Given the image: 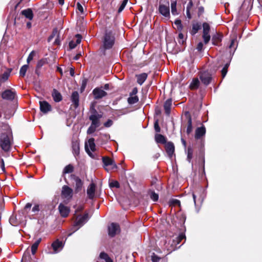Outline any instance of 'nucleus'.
Returning a JSON list of instances; mask_svg holds the SVG:
<instances>
[{
    "label": "nucleus",
    "mask_w": 262,
    "mask_h": 262,
    "mask_svg": "<svg viewBox=\"0 0 262 262\" xmlns=\"http://www.w3.org/2000/svg\"><path fill=\"white\" fill-rule=\"evenodd\" d=\"M13 144L11 128L7 123L0 122V146L5 152L9 151Z\"/></svg>",
    "instance_id": "nucleus-1"
},
{
    "label": "nucleus",
    "mask_w": 262,
    "mask_h": 262,
    "mask_svg": "<svg viewBox=\"0 0 262 262\" xmlns=\"http://www.w3.org/2000/svg\"><path fill=\"white\" fill-rule=\"evenodd\" d=\"M115 37L112 31H106L102 41V48L104 51L111 49L115 43Z\"/></svg>",
    "instance_id": "nucleus-2"
},
{
    "label": "nucleus",
    "mask_w": 262,
    "mask_h": 262,
    "mask_svg": "<svg viewBox=\"0 0 262 262\" xmlns=\"http://www.w3.org/2000/svg\"><path fill=\"white\" fill-rule=\"evenodd\" d=\"M89 219V217L88 213H85L82 216H78L73 227V233L82 227L88 221Z\"/></svg>",
    "instance_id": "nucleus-3"
},
{
    "label": "nucleus",
    "mask_w": 262,
    "mask_h": 262,
    "mask_svg": "<svg viewBox=\"0 0 262 262\" xmlns=\"http://www.w3.org/2000/svg\"><path fill=\"white\" fill-rule=\"evenodd\" d=\"M92 113L89 117V119L92 121L91 124L99 127L100 125V119L102 118V115L99 114L95 110H94Z\"/></svg>",
    "instance_id": "nucleus-4"
},
{
    "label": "nucleus",
    "mask_w": 262,
    "mask_h": 262,
    "mask_svg": "<svg viewBox=\"0 0 262 262\" xmlns=\"http://www.w3.org/2000/svg\"><path fill=\"white\" fill-rule=\"evenodd\" d=\"M202 82L205 85L209 84L212 80V74L208 71L202 72L199 74Z\"/></svg>",
    "instance_id": "nucleus-5"
},
{
    "label": "nucleus",
    "mask_w": 262,
    "mask_h": 262,
    "mask_svg": "<svg viewBox=\"0 0 262 262\" xmlns=\"http://www.w3.org/2000/svg\"><path fill=\"white\" fill-rule=\"evenodd\" d=\"M16 96V93L14 90H6L1 93L3 99L8 101L13 100Z\"/></svg>",
    "instance_id": "nucleus-6"
},
{
    "label": "nucleus",
    "mask_w": 262,
    "mask_h": 262,
    "mask_svg": "<svg viewBox=\"0 0 262 262\" xmlns=\"http://www.w3.org/2000/svg\"><path fill=\"white\" fill-rule=\"evenodd\" d=\"M95 144V140L94 138H90L88 140V143L85 144V149L88 154L91 157H93L92 153L91 152L94 151L96 149Z\"/></svg>",
    "instance_id": "nucleus-7"
},
{
    "label": "nucleus",
    "mask_w": 262,
    "mask_h": 262,
    "mask_svg": "<svg viewBox=\"0 0 262 262\" xmlns=\"http://www.w3.org/2000/svg\"><path fill=\"white\" fill-rule=\"evenodd\" d=\"M119 226L117 223H112L108 227V235L111 237H114L117 233L119 232Z\"/></svg>",
    "instance_id": "nucleus-8"
},
{
    "label": "nucleus",
    "mask_w": 262,
    "mask_h": 262,
    "mask_svg": "<svg viewBox=\"0 0 262 262\" xmlns=\"http://www.w3.org/2000/svg\"><path fill=\"white\" fill-rule=\"evenodd\" d=\"M61 195L65 199H70L73 196V190L69 186L64 185L62 188Z\"/></svg>",
    "instance_id": "nucleus-9"
},
{
    "label": "nucleus",
    "mask_w": 262,
    "mask_h": 262,
    "mask_svg": "<svg viewBox=\"0 0 262 262\" xmlns=\"http://www.w3.org/2000/svg\"><path fill=\"white\" fill-rule=\"evenodd\" d=\"M159 13L165 17H169L170 12L169 4L167 5H164L163 4H160L159 6Z\"/></svg>",
    "instance_id": "nucleus-10"
},
{
    "label": "nucleus",
    "mask_w": 262,
    "mask_h": 262,
    "mask_svg": "<svg viewBox=\"0 0 262 262\" xmlns=\"http://www.w3.org/2000/svg\"><path fill=\"white\" fill-rule=\"evenodd\" d=\"M40 110L41 112L46 114L52 110L51 105L46 101H39Z\"/></svg>",
    "instance_id": "nucleus-11"
},
{
    "label": "nucleus",
    "mask_w": 262,
    "mask_h": 262,
    "mask_svg": "<svg viewBox=\"0 0 262 262\" xmlns=\"http://www.w3.org/2000/svg\"><path fill=\"white\" fill-rule=\"evenodd\" d=\"M52 247L54 250V253H57L63 248V244L61 241L56 239L52 244Z\"/></svg>",
    "instance_id": "nucleus-12"
},
{
    "label": "nucleus",
    "mask_w": 262,
    "mask_h": 262,
    "mask_svg": "<svg viewBox=\"0 0 262 262\" xmlns=\"http://www.w3.org/2000/svg\"><path fill=\"white\" fill-rule=\"evenodd\" d=\"M93 93L95 98L96 99L102 98L107 94L104 91L99 88L95 89L93 91Z\"/></svg>",
    "instance_id": "nucleus-13"
},
{
    "label": "nucleus",
    "mask_w": 262,
    "mask_h": 262,
    "mask_svg": "<svg viewBox=\"0 0 262 262\" xmlns=\"http://www.w3.org/2000/svg\"><path fill=\"white\" fill-rule=\"evenodd\" d=\"M74 180L75 182V190L76 192H78L82 190L83 187V182L78 177L74 176Z\"/></svg>",
    "instance_id": "nucleus-14"
},
{
    "label": "nucleus",
    "mask_w": 262,
    "mask_h": 262,
    "mask_svg": "<svg viewBox=\"0 0 262 262\" xmlns=\"http://www.w3.org/2000/svg\"><path fill=\"white\" fill-rule=\"evenodd\" d=\"M102 161L105 166H110L112 169H116L117 167L114 160L110 158L103 157Z\"/></svg>",
    "instance_id": "nucleus-15"
},
{
    "label": "nucleus",
    "mask_w": 262,
    "mask_h": 262,
    "mask_svg": "<svg viewBox=\"0 0 262 262\" xmlns=\"http://www.w3.org/2000/svg\"><path fill=\"white\" fill-rule=\"evenodd\" d=\"M95 189V184L94 183H91L89 186L86 191V193L89 199H93L94 198Z\"/></svg>",
    "instance_id": "nucleus-16"
},
{
    "label": "nucleus",
    "mask_w": 262,
    "mask_h": 262,
    "mask_svg": "<svg viewBox=\"0 0 262 262\" xmlns=\"http://www.w3.org/2000/svg\"><path fill=\"white\" fill-rule=\"evenodd\" d=\"M58 209L61 215L63 217L68 216L69 214L70 209L69 207L64 206L62 204H59L58 206Z\"/></svg>",
    "instance_id": "nucleus-17"
},
{
    "label": "nucleus",
    "mask_w": 262,
    "mask_h": 262,
    "mask_svg": "<svg viewBox=\"0 0 262 262\" xmlns=\"http://www.w3.org/2000/svg\"><path fill=\"white\" fill-rule=\"evenodd\" d=\"M165 150L169 157H171L174 151V144L171 142H168L165 144Z\"/></svg>",
    "instance_id": "nucleus-18"
},
{
    "label": "nucleus",
    "mask_w": 262,
    "mask_h": 262,
    "mask_svg": "<svg viewBox=\"0 0 262 262\" xmlns=\"http://www.w3.org/2000/svg\"><path fill=\"white\" fill-rule=\"evenodd\" d=\"M206 133V128L204 126L198 127L195 130V138L196 139H200L204 136Z\"/></svg>",
    "instance_id": "nucleus-19"
},
{
    "label": "nucleus",
    "mask_w": 262,
    "mask_h": 262,
    "mask_svg": "<svg viewBox=\"0 0 262 262\" xmlns=\"http://www.w3.org/2000/svg\"><path fill=\"white\" fill-rule=\"evenodd\" d=\"M79 94L77 91L72 93L71 96V100L75 108L79 106Z\"/></svg>",
    "instance_id": "nucleus-20"
},
{
    "label": "nucleus",
    "mask_w": 262,
    "mask_h": 262,
    "mask_svg": "<svg viewBox=\"0 0 262 262\" xmlns=\"http://www.w3.org/2000/svg\"><path fill=\"white\" fill-rule=\"evenodd\" d=\"M4 114V117L6 119H10L12 116H13L14 113V110L13 108H4L2 110Z\"/></svg>",
    "instance_id": "nucleus-21"
},
{
    "label": "nucleus",
    "mask_w": 262,
    "mask_h": 262,
    "mask_svg": "<svg viewBox=\"0 0 262 262\" xmlns=\"http://www.w3.org/2000/svg\"><path fill=\"white\" fill-rule=\"evenodd\" d=\"M52 96L54 101L56 102H60L62 99L61 94L56 89H53L52 93Z\"/></svg>",
    "instance_id": "nucleus-22"
},
{
    "label": "nucleus",
    "mask_w": 262,
    "mask_h": 262,
    "mask_svg": "<svg viewBox=\"0 0 262 262\" xmlns=\"http://www.w3.org/2000/svg\"><path fill=\"white\" fill-rule=\"evenodd\" d=\"M222 35L219 34L215 33L212 36V43L215 46H218L219 43L222 41Z\"/></svg>",
    "instance_id": "nucleus-23"
},
{
    "label": "nucleus",
    "mask_w": 262,
    "mask_h": 262,
    "mask_svg": "<svg viewBox=\"0 0 262 262\" xmlns=\"http://www.w3.org/2000/svg\"><path fill=\"white\" fill-rule=\"evenodd\" d=\"M171 105L172 100L171 99H167L164 104L165 112L167 115L170 114Z\"/></svg>",
    "instance_id": "nucleus-24"
},
{
    "label": "nucleus",
    "mask_w": 262,
    "mask_h": 262,
    "mask_svg": "<svg viewBox=\"0 0 262 262\" xmlns=\"http://www.w3.org/2000/svg\"><path fill=\"white\" fill-rule=\"evenodd\" d=\"M155 141L157 143H161V144H165L167 143L166 142V138L163 135L161 134H156L155 135Z\"/></svg>",
    "instance_id": "nucleus-25"
},
{
    "label": "nucleus",
    "mask_w": 262,
    "mask_h": 262,
    "mask_svg": "<svg viewBox=\"0 0 262 262\" xmlns=\"http://www.w3.org/2000/svg\"><path fill=\"white\" fill-rule=\"evenodd\" d=\"M21 14L30 20L33 19V14L31 9H27L22 11Z\"/></svg>",
    "instance_id": "nucleus-26"
},
{
    "label": "nucleus",
    "mask_w": 262,
    "mask_h": 262,
    "mask_svg": "<svg viewBox=\"0 0 262 262\" xmlns=\"http://www.w3.org/2000/svg\"><path fill=\"white\" fill-rule=\"evenodd\" d=\"M137 77L138 83L140 85H142L147 79V75L144 73L137 75Z\"/></svg>",
    "instance_id": "nucleus-27"
},
{
    "label": "nucleus",
    "mask_w": 262,
    "mask_h": 262,
    "mask_svg": "<svg viewBox=\"0 0 262 262\" xmlns=\"http://www.w3.org/2000/svg\"><path fill=\"white\" fill-rule=\"evenodd\" d=\"M200 83V81L198 78H194L190 83L189 88L191 90H196L199 88Z\"/></svg>",
    "instance_id": "nucleus-28"
},
{
    "label": "nucleus",
    "mask_w": 262,
    "mask_h": 262,
    "mask_svg": "<svg viewBox=\"0 0 262 262\" xmlns=\"http://www.w3.org/2000/svg\"><path fill=\"white\" fill-rule=\"evenodd\" d=\"M72 149L73 154L76 156L79 154V145L77 141L72 142Z\"/></svg>",
    "instance_id": "nucleus-29"
},
{
    "label": "nucleus",
    "mask_w": 262,
    "mask_h": 262,
    "mask_svg": "<svg viewBox=\"0 0 262 262\" xmlns=\"http://www.w3.org/2000/svg\"><path fill=\"white\" fill-rule=\"evenodd\" d=\"M41 238H38L31 246V252L33 255L35 254L39 244L41 242Z\"/></svg>",
    "instance_id": "nucleus-30"
},
{
    "label": "nucleus",
    "mask_w": 262,
    "mask_h": 262,
    "mask_svg": "<svg viewBox=\"0 0 262 262\" xmlns=\"http://www.w3.org/2000/svg\"><path fill=\"white\" fill-rule=\"evenodd\" d=\"M9 76V73L7 72H4L3 74L0 75V86L8 80Z\"/></svg>",
    "instance_id": "nucleus-31"
},
{
    "label": "nucleus",
    "mask_w": 262,
    "mask_h": 262,
    "mask_svg": "<svg viewBox=\"0 0 262 262\" xmlns=\"http://www.w3.org/2000/svg\"><path fill=\"white\" fill-rule=\"evenodd\" d=\"M171 10L172 15H176L178 14L177 10V2L176 0H171Z\"/></svg>",
    "instance_id": "nucleus-32"
},
{
    "label": "nucleus",
    "mask_w": 262,
    "mask_h": 262,
    "mask_svg": "<svg viewBox=\"0 0 262 262\" xmlns=\"http://www.w3.org/2000/svg\"><path fill=\"white\" fill-rule=\"evenodd\" d=\"M201 25L199 23L193 24L192 25V29L191 30V35H193L195 34L198 31L201 29Z\"/></svg>",
    "instance_id": "nucleus-33"
},
{
    "label": "nucleus",
    "mask_w": 262,
    "mask_h": 262,
    "mask_svg": "<svg viewBox=\"0 0 262 262\" xmlns=\"http://www.w3.org/2000/svg\"><path fill=\"white\" fill-rule=\"evenodd\" d=\"M47 63V60L46 58H42L39 60L36 65V73L37 72V70L40 69L43 65Z\"/></svg>",
    "instance_id": "nucleus-34"
},
{
    "label": "nucleus",
    "mask_w": 262,
    "mask_h": 262,
    "mask_svg": "<svg viewBox=\"0 0 262 262\" xmlns=\"http://www.w3.org/2000/svg\"><path fill=\"white\" fill-rule=\"evenodd\" d=\"M139 101V98L137 96H130L127 99L128 103L129 104H134Z\"/></svg>",
    "instance_id": "nucleus-35"
},
{
    "label": "nucleus",
    "mask_w": 262,
    "mask_h": 262,
    "mask_svg": "<svg viewBox=\"0 0 262 262\" xmlns=\"http://www.w3.org/2000/svg\"><path fill=\"white\" fill-rule=\"evenodd\" d=\"M74 167L71 164H69L67 165L63 170V173H71L73 171Z\"/></svg>",
    "instance_id": "nucleus-36"
},
{
    "label": "nucleus",
    "mask_w": 262,
    "mask_h": 262,
    "mask_svg": "<svg viewBox=\"0 0 262 262\" xmlns=\"http://www.w3.org/2000/svg\"><path fill=\"white\" fill-rule=\"evenodd\" d=\"M193 149L190 146L188 147L187 149V160L190 163L191 159L192 158V155H193Z\"/></svg>",
    "instance_id": "nucleus-37"
},
{
    "label": "nucleus",
    "mask_w": 262,
    "mask_h": 262,
    "mask_svg": "<svg viewBox=\"0 0 262 262\" xmlns=\"http://www.w3.org/2000/svg\"><path fill=\"white\" fill-rule=\"evenodd\" d=\"M229 65H230V61H228L225 64L224 67H223V69L222 70L221 72H222V75L223 78H224L225 77V76L226 75L227 73L228 72V68L229 67Z\"/></svg>",
    "instance_id": "nucleus-38"
},
{
    "label": "nucleus",
    "mask_w": 262,
    "mask_h": 262,
    "mask_svg": "<svg viewBox=\"0 0 262 262\" xmlns=\"http://www.w3.org/2000/svg\"><path fill=\"white\" fill-rule=\"evenodd\" d=\"M9 222L12 225L14 226H17L19 222L17 220L16 216H11L9 219Z\"/></svg>",
    "instance_id": "nucleus-39"
},
{
    "label": "nucleus",
    "mask_w": 262,
    "mask_h": 262,
    "mask_svg": "<svg viewBox=\"0 0 262 262\" xmlns=\"http://www.w3.org/2000/svg\"><path fill=\"white\" fill-rule=\"evenodd\" d=\"M28 68V66L27 64L24 65L21 67L19 71V74L20 76L24 77L25 76Z\"/></svg>",
    "instance_id": "nucleus-40"
},
{
    "label": "nucleus",
    "mask_w": 262,
    "mask_h": 262,
    "mask_svg": "<svg viewBox=\"0 0 262 262\" xmlns=\"http://www.w3.org/2000/svg\"><path fill=\"white\" fill-rule=\"evenodd\" d=\"M203 38L204 39V43L205 44L208 43L210 39L209 32H203Z\"/></svg>",
    "instance_id": "nucleus-41"
},
{
    "label": "nucleus",
    "mask_w": 262,
    "mask_h": 262,
    "mask_svg": "<svg viewBox=\"0 0 262 262\" xmlns=\"http://www.w3.org/2000/svg\"><path fill=\"white\" fill-rule=\"evenodd\" d=\"M192 130V120L190 117H189L188 120V125L187 127V133L189 134Z\"/></svg>",
    "instance_id": "nucleus-42"
},
{
    "label": "nucleus",
    "mask_w": 262,
    "mask_h": 262,
    "mask_svg": "<svg viewBox=\"0 0 262 262\" xmlns=\"http://www.w3.org/2000/svg\"><path fill=\"white\" fill-rule=\"evenodd\" d=\"M57 35H59L58 33V30L57 29L55 28L53 29L52 34L49 37L48 39V42L51 41V40L53 39V38L56 36H57Z\"/></svg>",
    "instance_id": "nucleus-43"
},
{
    "label": "nucleus",
    "mask_w": 262,
    "mask_h": 262,
    "mask_svg": "<svg viewBox=\"0 0 262 262\" xmlns=\"http://www.w3.org/2000/svg\"><path fill=\"white\" fill-rule=\"evenodd\" d=\"M97 127H98L97 126H96L91 124L90 126L89 127V128L87 130V134L90 135V134H92L94 133L95 132V130Z\"/></svg>",
    "instance_id": "nucleus-44"
},
{
    "label": "nucleus",
    "mask_w": 262,
    "mask_h": 262,
    "mask_svg": "<svg viewBox=\"0 0 262 262\" xmlns=\"http://www.w3.org/2000/svg\"><path fill=\"white\" fill-rule=\"evenodd\" d=\"M170 205H172V206H180L181 203L179 200L173 199L170 201Z\"/></svg>",
    "instance_id": "nucleus-45"
},
{
    "label": "nucleus",
    "mask_w": 262,
    "mask_h": 262,
    "mask_svg": "<svg viewBox=\"0 0 262 262\" xmlns=\"http://www.w3.org/2000/svg\"><path fill=\"white\" fill-rule=\"evenodd\" d=\"M178 41V42L181 45H183L184 43V42H185L184 36L182 33H180L179 34Z\"/></svg>",
    "instance_id": "nucleus-46"
},
{
    "label": "nucleus",
    "mask_w": 262,
    "mask_h": 262,
    "mask_svg": "<svg viewBox=\"0 0 262 262\" xmlns=\"http://www.w3.org/2000/svg\"><path fill=\"white\" fill-rule=\"evenodd\" d=\"M128 0H123L122 4H121L119 8L118 9V13H120L123 11V10L124 9L125 6L126 5Z\"/></svg>",
    "instance_id": "nucleus-47"
},
{
    "label": "nucleus",
    "mask_w": 262,
    "mask_h": 262,
    "mask_svg": "<svg viewBox=\"0 0 262 262\" xmlns=\"http://www.w3.org/2000/svg\"><path fill=\"white\" fill-rule=\"evenodd\" d=\"M150 196L151 199L154 202L157 201L159 199V195L154 191L151 192Z\"/></svg>",
    "instance_id": "nucleus-48"
},
{
    "label": "nucleus",
    "mask_w": 262,
    "mask_h": 262,
    "mask_svg": "<svg viewBox=\"0 0 262 262\" xmlns=\"http://www.w3.org/2000/svg\"><path fill=\"white\" fill-rule=\"evenodd\" d=\"M40 210V207L38 204L35 205L32 208V212L34 213V214H37Z\"/></svg>",
    "instance_id": "nucleus-49"
},
{
    "label": "nucleus",
    "mask_w": 262,
    "mask_h": 262,
    "mask_svg": "<svg viewBox=\"0 0 262 262\" xmlns=\"http://www.w3.org/2000/svg\"><path fill=\"white\" fill-rule=\"evenodd\" d=\"M203 32H209L210 26L207 23H204L203 24Z\"/></svg>",
    "instance_id": "nucleus-50"
},
{
    "label": "nucleus",
    "mask_w": 262,
    "mask_h": 262,
    "mask_svg": "<svg viewBox=\"0 0 262 262\" xmlns=\"http://www.w3.org/2000/svg\"><path fill=\"white\" fill-rule=\"evenodd\" d=\"M110 187L119 188L120 184L118 181H114L110 183Z\"/></svg>",
    "instance_id": "nucleus-51"
},
{
    "label": "nucleus",
    "mask_w": 262,
    "mask_h": 262,
    "mask_svg": "<svg viewBox=\"0 0 262 262\" xmlns=\"http://www.w3.org/2000/svg\"><path fill=\"white\" fill-rule=\"evenodd\" d=\"M154 128L157 133L160 132L161 128L159 125V122L158 120H156L154 123Z\"/></svg>",
    "instance_id": "nucleus-52"
},
{
    "label": "nucleus",
    "mask_w": 262,
    "mask_h": 262,
    "mask_svg": "<svg viewBox=\"0 0 262 262\" xmlns=\"http://www.w3.org/2000/svg\"><path fill=\"white\" fill-rule=\"evenodd\" d=\"M174 24L177 26V29L179 30H181L182 29V25L181 24V21L180 19H177L174 21Z\"/></svg>",
    "instance_id": "nucleus-53"
},
{
    "label": "nucleus",
    "mask_w": 262,
    "mask_h": 262,
    "mask_svg": "<svg viewBox=\"0 0 262 262\" xmlns=\"http://www.w3.org/2000/svg\"><path fill=\"white\" fill-rule=\"evenodd\" d=\"M35 52L34 51H32L29 55L27 58V62L29 63L33 58L35 56Z\"/></svg>",
    "instance_id": "nucleus-54"
},
{
    "label": "nucleus",
    "mask_w": 262,
    "mask_h": 262,
    "mask_svg": "<svg viewBox=\"0 0 262 262\" xmlns=\"http://www.w3.org/2000/svg\"><path fill=\"white\" fill-rule=\"evenodd\" d=\"M108 257H109L108 255L104 252H102L100 253L99 258L100 259L105 260Z\"/></svg>",
    "instance_id": "nucleus-55"
},
{
    "label": "nucleus",
    "mask_w": 262,
    "mask_h": 262,
    "mask_svg": "<svg viewBox=\"0 0 262 262\" xmlns=\"http://www.w3.org/2000/svg\"><path fill=\"white\" fill-rule=\"evenodd\" d=\"M186 237L184 234L181 233L179 236L177 237V242L178 244H179L182 240L185 239V240Z\"/></svg>",
    "instance_id": "nucleus-56"
},
{
    "label": "nucleus",
    "mask_w": 262,
    "mask_h": 262,
    "mask_svg": "<svg viewBox=\"0 0 262 262\" xmlns=\"http://www.w3.org/2000/svg\"><path fill=\"white\" fill-rule=\"evenodd\" d=\"M235 40H236L235 38L232 39L231 43L229 46V49H230L231 50H232V49L233 48V52L235 51V50L236 49V47H234Z\"/></svg>",
    "instance_id": "nucleus-57"
},
{
    "label": "nucleus",
    "mask_w": 262,
    "mask_h": 262,
    "mask_svg": "<svg viewBox=\"0 0 262 262\" xmlns=\"http://www.w3.org/2000/svg\"><path fill=\"white\" fill-rule=\"evenodd\" d=\"M113 122L112 120L108 119L104 123V126L106 127H111L113 125Z\"/></svg>",
    "instance_id": "nucleus-58"
},
{
    "label": "nucleus",
    "mask_w": 262,
    "mask_h": 262,
    "mask_svg": "<svg viewBox=\"0 0 262 262\" xmlns=\"http://www.w3.org/2000/svg\"><path fill=\"white\" fill-rule=\"evenodd\" d=\"M160 258L157 256V255L154 254L152 256H151V260L152 262H159V260H160Z\"/></svg>",
    "instance_id": "nucleus-59"
},
{
    "label": "nucleus",
    "mask_w": 262,
    "mask_h": 262,
    "mask_svg": "<svg viewBox=\"0 0 262 262\" xmlns=\"http://www.w3.org/2000/svg\"><path fill=\"white\" fill-rule=\"evenodd\" d=\"M76 46L77 43L74 41L72 40L69 42V47L71 49L75 48Z\"/></svg>",
    "instance_id": "nucleus-60"
},
{
    "label": "nucleus",
    "mask_w": 262,
    "mask_h": 262,
    "mask_svg": "<svg viewBox=\"0 0 262 262\" xmlns=\"http://www.w3.org/2000/svg\"><path fill=\"white\" fill-rule=\"evenodd\" d=\"M75 36L76 38V43L77 45L80 43L81 40V36L80 34H76Z\"/></svg>",
    "instance_id": "nucleus-61"
},
{
    "label": "nucleus",
    "mask_w": 262,
    "mask_h": 262,
    "mask_svg": "<svg viewBox=\"0 0 262 262\" xmlns=\"http://www.w3.org/2000/svg\"><path fill=\"white\" fill-rule=\"evenodd\" d=\"M204 12V8L203 7L201 6L198 9V15L200 16L202 15Z\"/></svg>",
    "instance_id": "nucleus-62"
},
{
    "label": "nucleus",
    "mask_w": 262,
    "mask_h": 262,
    "mask_svg": "<svg viewBox=\"0 0 262 262\" xmlns=\"http://www.w3.org/2000/svg\"><path fill=\"white\" fill-rule=\"evenodd\" d=\"M77 9L78 10L81 12V13H83V7L82 6V5L78 3L77 4Z\"/></svg>",
    "instance_id": "nucleus-63"
},
{
    "label": "nucleus",
    "mask_w": 262,
    "mask_h": 262,
    "mask_svg": "<svg viewBox=\"0 0 262 262\" xmlns=\"http://www.w3.org/2000/svg\"><path fill=\"white\" fill-rule=\"evenodd\" d=\"M203 44L202 42H200L198 44L196 49L199 51H201L203 49Z\"/></svg>",
    "instance_id": "nucleus-64"
}]
</instances>
